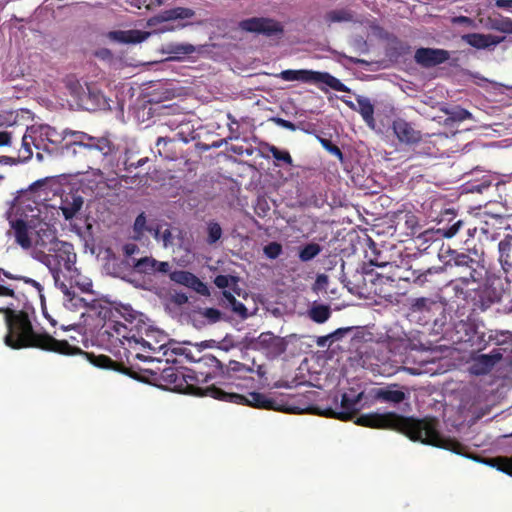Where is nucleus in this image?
<instances>
[{
	"label": "nucleus",
	"mask_w": 512,
	"mask_h": 512,
	"mask_svg": "<svg viewBox=\"0 0 512 512\" xmlns=\"http://www.w3.org/2000/svg\"><path fill=\"white\" fill-rule=\"evenodd\" d=\"M43 292V285L32 287V291H28L24 295L25 299L20 303L19 307L16 308V306L9 304L0 309V313L4 314L7 328V333L4 336L6 346L15 350L36 348L67 356L83 354L91 364L98 368L122 371L124 365L113 361L109 356L84 352L78 346L70 344L67 340H57L46 331L35 330L32 325L35 310L31 299L39 298L43 304L45 301Z\"/></svg>",
	"instance_id": "1"
},
{
	"label": "nucleus",
	"mask_w": 512,
	"mask_h": 512,
	"mask_svg": "<svg viewBox=\"0 0 512 512\" xmlns=\"http://www.w3.org/2000/svg\"><path fill=\"white\" fill-rule=\"evenodd\" d=\"M355 424L372 429L393 430L404 434L412 441L435 446L462 454L464 446L457 440L444 437L435 418L416 419L395 412L367 413L356 418Z\"/></svg>",
	"instance_id": "2"
},
{
	"label": "nucleus",
	"mask_w": 512,
	"mask_h": 512,
	"mask_svg": "<svg viewBox=\"0 0 512 512\" xmlns=\"http://www.w3.org/2000/svg\"><path fill=\"white\" fill-rule=\"evenodd\" d=\"M204 366L212 369L211 372L187 370L184 382L183 393L196 397H211L217 400H241L240 396L231 394L230 391L218 386L216 383L209 384L217 375H224L225 368L222 362L212 354H205L199 360Z\"/></svg>",
	"instance_id": "3"
},
{
	"label": "nucleus",
	"mask_w": 512,
	"mask_h": 512,
	"mask_svg": "<svg viewBox=\"0 0 512 512\" xmlns=\"http://www.w3.org/2000/svg\"><path fill=\"white\" fill-rule=\"evenodd\" d=\"M33 257L49 269L55 286L66 296H70L69 284L78 276L75 267L77 256L73 245L63 241L56 244L51 251H35Z\"/></svg>",
	"instance_id": "4"
},
{
	"label": "nucleus",
	"mask_w": 512,
	"mask_h": 512,
	"mask_svg": "<svg viewBox=\"0 0 512 512\" xmlns=\"http://www.w3.org/2000/svg\"><path fill=\"white\" fill-rule=\"evenodd\" d=\"M48 180L49 178L39 179L27 189L20 190L7 212L32 223L48 218L49 209L45 203L47 192L44 191Z\"/></svg>",
	"instance_id": "5"
},
{
	"label": "nucleus",
	"mask_w": 512,
	"mask_h": 512,
	"mask_svg": "<svg viewBox=\"0 0 512 512\" xmlns=\"http://www.w3.org/2000/svg\"><path fill=\"white\" fill-rule=\"evenodd\" d=\"M405 265L389 266V272L377 273V281L381 283L405 281L419 287L432 282V277L444 271L442 266L424 268L418 260H410Z\"/></svg>",
	"instance_id": "6"
},
{
	"label": "nucleus",
	"mask_w": 512,
	"mask_h": 512,
	"mask_svg": "<svg viewBox=\"0 0 512 512\" xmlns=\"http://www.w3.org/2000/svg\"><path fill=\"white\" fill-rule=\"evenodd\" d=\"M42 285L39 281L19 273L0 267V309L7 305L19 307L25 299V294L32 291V287Z\"/></svg>",
	"instance_id": "7"
},
{
	"label": "nucleus",
	"mask_w": 512,
	"mask_h": 512,
	"mask_svg": "<svg viewBox=\"0 0 512 512\" xmlns=\"http://www.w3.org/2000/svg\"><path fill=\"white\" fill-rule=\"evenodd\" d=\"M447 266L459 269L458 281L463 285L479 282L483 277L484 264L483 252H478L474 246L468 249V252L452 251Z\"/></svg>",
	"instance_id": "8"
},
{
	"label": "nucleus",
	"mask_w": 512,
	"mask_h": 512,
	"mask_svg": "<svg viewBox=\"0 0 512 512\" xmlns=\"http://www.w3.org/2000/svg\"><path fill=\"white\" fill-rule=\"evenodd\" d=\"M65 137L70 136L72 146L82 149L84 154H98L100 161L104 162L116 152L115 144L107 136L94 137L82 131L64 130Z\"/></svg>",
	"instance_id": "9"
},
{
	"label": "nucleus",
	"mask_w": 512,
	"mask_h": 512,
	"mask_svg": "<svg viewBox=\"0 0 512 512\" xmlns=\"http://www.w3.org/2000/svg\"><path fill=\"white\" fill-rule=\"evenodd\" d=\"M279 77L284 81H301L304 83H324L335 91L349 92V88L338 78L332 76L328 72H319L306 69L283 70Z\"/></svg>",
	"instance_id": "10"
},
{
	"label": "nucleus",
	"mask_w": 512,
	"mask_h": 512,
	"mask_svg": "<svg viewBox=\"0 0 512 512\" xmlns=\"http://www.w3.org/2000/svg\"><path fill=\"white\" fill-rule=\"evenodd\" d=\"M444 312L443 304L432 297H418L411 300L408 316L421 325L436 324L437 315Z\"/></svg>",
	"instance_id": "11"
},
{
	"label": "nucleus",
	"mask_w": 512,
	"mask_h": 512,
	"mask_svg": "<svg viewBox=\"0 0 512 512\" xmlns=\"http://www.w3.org/2000/svg\"><path fill=\"white\" fill-rule=\"evenodd\" d=\"M104 328V334H107L108 340L112 344L125 345V342H127L129 348L137 349V346L140 345L143 351L156 352L155 346H152L143 338H136L134 334L130 335L132 330L119 321L109 320L105 323Z\"/></svg>",
	"instance_id": "12"
},
{
	"label": "nucleus",
	"mask_w": 512,
	"mask_h": 512,
	"mask_svg": "<svg viewBox=\"0 0 512 512\" xmlns=\"http://www.w3.org/2000/svg\"><path fill=\"white\" fill-rule=\"evenodd\" d=\"M34 228L33 247L35 251H51L56 244L62 243L57 237L56 228L50 224L48 218L37 221L32 226Z\"/></svg>",
	"instance_id": "13"
},
{
	"label": "nucleus",
	"mask_w": 512,
	"mask_h": 512,
	"mask_svg": "<svg viewBox=\"0 0 512 512\" xmlns=\"http://www.w3.org/2000/svg\"><path fill=\"white\" fill-rule=\"evenodd\" d=\"M6 219L13 231L15 242L24 250L31 249L33 247L34 236V228L32 226L36 224V222L25 221L22 218L15 217L11 212H6Z\"/></svg>",
	"instance_id": "14"
},
{
	"label": "nucleus",
	"mask_w": 512,
	"mask_h": 512,
	"mask_svg": "<svg viewBox=\"0 0 512 512\" xmlns=\"http://www.w3.org/2000/svg\"><path fill=\"white\" fill-rule=\"evenodd\" d=\"M239 27L246 32L262 34L267 37L282 35L284 32L280 22L265 17H252L244 19Z\"/></svg>",
	"instance_id": "15"
},
{
	"label": "nucleus",
	"mask_w": 512,
	"mask_h": 512,
	"mask_svg": "<svg viewBox=\"0 0 512 512\" xmlns=\"http://www.w3.org/2000/svg\"><path fill=\"white\" fill-rule=\"evenodd\" d=\"M503 296V289L493 285H483L474 289L472 302L474 309L485 311L493 304L501 301Z\"/></svg>",
	"instance_id": "16"
},
{
	"label": "nucleus",
	"mask_w": 512,
	"mask_h": 512,
	"mask_svg": "<svg viewBox=\"0 0 512 512\" xmlns=\"http://www.w3.org/2000/svg\"><path fill=\"white\" fill-rule=\"evenodd\" d=\"M450 52L440 48L421 47L415 51L414 60L423 68H432L447 62Z\"/></svg>",
	"instance_id": "17"
},
{
	"label": "nucleus",
	"mask_w": 512,
	"mask_h": 512,
	"mask_svg": "<svg viewBox=\"0 0 512 512\" xmlns=\"http://www.w3.org/2000/svg\"><path fill=\"white\" fill-rule=\"evenodd\" d=\"M217 384L225 385V387L227 388L226 391H230L231 394L237 395V396L241 397V400H237V401H234V400H223L224 402H231V403H236V404H245V405H248V406H251V407H254V408H258V409H267V410L275 409V402H274V400L267 398L263 393H260V392H250L248 394V396H244V395H241L239 393H235V392L231 391L232 387H231L230 384H226V383H223V382H220V381L217 382Z\"/></svg>",
	"instance_id": "18"
},
{
	"label": "nucleus",
	"mask_w": 512,
	"mask_h": 512,
	"mask_svg": "<svg viewBox=\"0 0 512 512\" xmlns=\"http://www.w3.org/2000/svg\"><path fill=\"white\" fill-rule=\"evenodd\" d=\"M392 129L397 139L407 145L416 144L421 141L422 133L415 129L412 123L402 118H397L392 123Z\"/></svg>",
	"instance_id": "19"
},
{
	"label": "nucleus",
	"mask_w": 512,
	"mask_h": 512,
	"mask_svg": "<svg viewBox=\"0 0 512 512\" xmlns=\"http://www.w3.org/2000/svg\"><path fill=\"white\" fill-rule=\"evenodd\" d=\"M169 278L178 284L191 288L202 296H209L210 291L207 285L196 275L189 271L176 270L169 274Z\"/></svg>",
	"instance_id": "20"
},
{
	"label": "nucleus",
	"mask_w": 512,
	"mask_h": 512,
	"mask_svg": "<svg viewBox=\"0 0 512 512\" xmlns=\"http://www.w3.org/2000/svg\"><path fill=\"white\" fill-rule=\"evenodd\" d=\"M81 105L89 111L103 109L107 105V100L101 90L96 85H86L79 95Z\"/></svg>",
	"instance_id": "21"
},
{
	"label": "nucleus",
	"mask_w": 512,
	"mask_h": 512,
	"mask_svg": "<svg viewBox=\"0 0 512 512\" xmlns=\"http://www.w3.org/2000/svg\"><path fill=\"white\" fill-rule=\"evenodd\" d=\"M255 344L258 349L264 350L267 355L272 357L280 356L286 350L284 340L271 332L261 333L256 339Z\"/></svg>",
	"instance_id": "22"
},
{
	"label": "nucleus",
	"mask_w": 512,
	"mask_h": 512,
	"mask_svg": "<svg viewBox=\"0 0 512 512\" xmlns=\"http://www.w3.org/2000/svg\"><path fill=\"white\" fill-rule=\"evenodd\" d=\"M445 238H452L460 234L462 230H465V237H461V241L465 244L471 239H474L476 236L478 237L479 233L477 232L476 224L471 221L457 219L452 224L447 225L440 229Z\"/></svg>",
	"instance_id": "23"
},
{
	"label": "nucleus",
	"mask_w": 512,
	"mask_h": 512,
	"mask_svg": "<svg viewBox=\"0 0 512 512\" xmlns=\"http://www.w3.org/2000/svg\"><path fill=\"white\" fill-rule=\"evenodd\" d=\"M466 44L478 50L493 49L502 43L506 37L492 34L468 33L461 36Z\"/></svg>",
	"instance_id": "24"
},
{
	"label": "nucleus",
	"mask_w": 512,
	"mask_h": 512,
	"mask_svg": "<svg viewBox=\"0 0 512 512\" xmlns=\"http://www.w3.org/2000/svg\"><path fill=\"white\" fill-rule=\"evenodd\" d=\"M195 11L186 7H175L172 9L161 11L159 14L151 17L147 21L148 27H154L163 22L174 21L178 19H189L194 17Z\"/></svg>",
	"instance_id": "25"
},
{
	"label": "nucleus",
	"mask_w": 512,
	"mask_h": 512,
	"mask_svg": "<svg viewBox=\"0 0 512 512\" xmlns=\"http://www.w3.org/2000/svg\"><path fill=\"white\" fill-rule=\"evenodd\" d=\"M84 200L78 191H71L61 196L60 210L66 220L73 219L81 210Z\"/></svg>",
	"instance_id": "26"
},
{
	"label": "nucleus",
	"mask_w": 512,
	"mask_h": 512,
	"mask_svg": "<svg viewBox=\"0 0 512 512\" xmlns=\"http://www.w3.org/2000/svg\"><path fill=\"white\" fill-rule=\"evenodd\" d=\"M398 387V384H390L386 387L376 388L373 390V396L383 403L399 404L407 398V394L405 391L397 389Z\"/></svg>",
	"instance_id": "27"
},
{
	"label": "nucleus",
	"mask_w": 512,
	"mask_h": 512,
	"mask_svg": "<svg viewBox=\"0 0 512 512\" xmlns=\"http://www.w3.org/2000/svg\"><path fill=\"white\" fill-rule=\"evenodd\" d=\"M361 398L362 393H359L357 396H349L347 393H344L341 398L342 411L334 412V417L341 421L351 420L359 410L358 404Z\"/></svg>",
	"instance_id": "28"
},
{
	"label": "nucleus",
	"mask_w": 512,
	"mask_h": 512,
	"mask_svg": "<svg viewBox=\"0 0 512 512\" xmlns=\"http://www.w3.org/2000/svg\"><path fill=\"white\" fill-rule=\"evenodd\" d=\"M499 262L506 277L512 276V235L507 234L498 243Z\"/></svg>",
	"instance_id": "29"
},
{
	"label": "nucleus",
	"mask_w": 512,
	"mask_h": 512,
	"mask_svg": "<svg viewBox=\"0 0 512 512\" xmlns=\"http://www.w3.org/2000/svg\"><path fill=\"white\" fill-rule=\"evenodd\" d=\"M160 378L172 390L183 393L184 382H187L184 371L175 367H167L162 370Z\"/></svg>",
	"instance_id": "30"
},
{
	"label": "nucleus",
	"mask_w": 512,
	"mask_h": 512,
	"mask_svg": "<svg viewBox=\"0 0 512 512\" xmlns=\"http://www.w3.org/2000/svg\"><path fill=\"white\" fill-rule=\"evenodd\" d=\"M150 32L140 31V30H117L111 31L108 34V37L111 40L126 43V44H136L145 41L149 36Z\"/></svg>",
	"instance_id": "31"
},
{
	"label": "nucleus",
	"mask_w": 512,
	"mask_h": 512,
	"mask_svg": "<svg viewBox=\"0 0 512 512\" xmlns=\"http://www.w3.org/2000/svg\"><path fill=\"white\" fill-rule=\"evenodd\" d=\"M503 357L500 349H494L489 354H481L475 359L476 374L489 372Z\"/></svg>",
	"instance_id": "32"
},
{
	"label": "nucleus",
	"mask_w": 512,
	"mask_h": 512,
	"mask_svg": "<svg viewBox=\"0 0 512 512\" xmlns=\"http://www.w3.org/2000/svg\"><path fill=\"white\" fill-rule=\"evenodd\" d=\"M164 53L173 55L169 57L170 60L181 61L186 56H189L198 51L197 47L190 43H168L164 46Z\"/></svg>",
	"instance_id": "33"
},
{
	"label": "nucleus",
	"mask_w": 512,
	"mask_h": 512,
	"mask_svg": "<svg viewBox=\"0 0 512 512\" xmlns=\"http://www.w3.org/2000/svg\"><path fill=\"white\" fill-rule=\"evenodd\" d=\"M383 346L390 353V355L387 356L386 361L398 362L395 357L398 355L401 356L407 351L408 340L403 337L393 338L388 336V339Z\"/></svg>",
	"instance_id": "34"
},
{
	"label": "nucleus",
	"mask_w": 512,
	"mask_h": 512,
	"mask_svg": "<svg viewBox=\"0 0 512 512\" xmlns=\"http://www.w3.org/2000/svg\"><path fill=\"white\" fill-rule=\"evenodd\" d=\"M156 351H162V355L165 357L166 363H175L177 359L174 355H184L187 359L196 361L192 356L191 352L186 348L177 346L176 343L161 344L159 347H155Z\"/></svg>",
	"instance_id": "35"
},
{
	"label": "nucleus",
	"mask_w": 512,
	"mask_h": 512,
	"mask_svg": "<svg viewBox=\"0 0 512 512\" xmlns=\"http://www.w3.org/2000/svg\"><path fill=\"white\" fill-rule=\"evenodd\" d=\"M174 140L168 137H159L156 142L158 154L167 160H175L177 158L176 152L173 150Z\"/></svg>",
	"instance_id": "36"
},
{
	"label": "nucleus",
	"mask_w": 512,
	"mask_h": 512,
	"mask_svg": "<svg viewBox=\"0 0 512 512\" xmlns=\"http://www.w3.org/2000/svg\"><path fill=\"white\" fill-rule=\"evenodd\" d=\"M330 316L331 310L330 307L327 305H315L309 310L310 319L319 324L326 322L330 318Z\"/></svg>",
	"instance_id": "37"
},
{
	"label": "nucleus",
	"mask_w": 512,
	"mask_h": 512,
	"mask_svg": "<svg viewBox=\"0 0 512 512\" xmlns=\"http://www.w3.org/2000/svg\"><path fill=\"white\" fill-rule=\"evenodd\" d=\"M326 21L330 23L336 22H350L353 21V12L348 9H335L329 11L326 16Z\"/></svg>",
	"instance_id": "38"
},
{
	"label": "nucleus",
	"mask_w": 512,
	"mask_h": 512,
	"mask_svg": "<svg viewBox=\"0 0 512 512\" xmlns=\"http://www.w3.org/2000/svg\"><path fill=\"white\" fill-rule=\"evenodd\" d=\"M478 235V240L482 241H491L495 239V227L493 223L489 221H479L476 225Z\"/></svg>",
	"instance_id": "39"
},
{
	"label": "nucleus",
	"mask_w": 512,
	"mask_h": 512,
	"mask_svg": "<svg viewBox=\"0 0 512 512\" xmlns=\"http://www.w3.org/2000/svg\"><path fill=\"white\" fill-rule=\"evenodd\" d=\"M322 251L318 243H308L299 250L298 257L302 262H308L317 257Z\"/></svg>",
	"instance_id": "40"
},
{
	"label": "nucleus",
	"mask_w": 512,
	"mask_h": 512,
	"mask_svg": "<svg viewBox=\"0 0 512 512\" xmlns=\"http://www.w3.org/2000/svg\"><path fill=\"white\" fill-rule=\"evenodd\" d=\"M487 28L502 32L505 34H512V20L510 18H490Z\"/></svg>",
	"instance_id": "41"
},
{
	"label": "nucleus",
	"mask_w": 512,
	"mask_h": 512,
	"mask_svg": "<svg viewBox=\"0 0 512 512\" xmlns=\"http://www.w3.org/2000/svg\"><path fill=\"white\" fill-rule=\"evenodd\" d=\"M490 465L512 477V456H498L491 458Z\"/></svg>",
	"instance_id": "42"
},
{
	"label": "nucleus",
	"mask_w": 512,
	"mask_h": 512,
	"mask_svg": "<svg viewBox=\"0 0 512 512\" xmlns=\"http://www.w3.org/2000/svg\"><path fill=\"white\" fill-rule=\"evenodd\" d=\"M359 105V113L361 114L363 120L371 125L374 123V106L368 99L362 98L358 99Z\"/></svg>",
	"instance_id": "43"
},
{
	"label": "nucleus",
	"mask_w": 512,
	"mask_h": 512,
	"mask_svg": "<svg viewBox=\"0 0 512 512\" xmlns=\"http://www.w3.org/2000/svg\"><path fill=\"white\" fill-rule=\"evenodd\" d=\"M223 230L219 223L215 221H209L207 223V239L206 242L209 245L215 244L222 237Z\"/></svg>",
	"instance_id": "44"
},
{
	"label": "nucleus",
	"mask_w": 512,
	"mask_h": 512,
	"mask_svg": "<svg viewBox=\"0 0 512 512\" xmlns=\"http://www.w3.org/2000/svg\"><path fill=\"white\" fill-rule=\"evenodd\" d=\"M134 268L139 273H155V259L152 257H143L134 263Z\"/></svg>",
	"instance_id": "45"
},
{
	"label": "nucleus",
	"mask_w": 512,
	"mask_h": 512,
	"mask_svg": "<svg viewBox=\"0 0 512 512\" xmlns=\"http://www.w3.org/2000/svg\"><path fill=\"white\" fill-rule=\"evenodd\" d=\"M239 278L237 276L232 275H217L214 279V284L220 288L225 289L227 287H232V289L236 291V286L238 284Z\"/></svg>",
	"instance_id": "46"
},
{
	"label": "nucleus",
	"mask_w": 512,
	"mask_h": 512,
	"mask_svg": "<svg viewBox=\"0 0 512 512\" xmlns=\"http://www.w3.org/2000/svg\"><path fill=\"white\" fill-rule=\"evenodd\" d=\"M39 133L42 139H46L52 144L59 143L62 139L61 135L56 131V129L48 125L40 126Z\"/></svg>",
	"instance_id": "47"
},
{
	"label": "nucleus",
	"mask_w": 512,
	"mask_h": 512,
	"mask_svg": "<svg viewBox=\"0 0 512 512\" xmlns=\"http://www.w3.org/2000/svg\"><path fill=\"white\" fill-rule=\"evenodd\" d=\"M149 161L148 157H143L138 160H135L133 157V154L126 153L125 154V160H124V169L127 172H132L133 169H136L138 167H142Z\"/></svg>",
	"instance_id": "48"
},
{
	"label": "nucleus",
	"mask_w": 512,
	"mask_h": 512,
	"mask_svg": "<svg viewBox=\"0 0 512 512\" xmlns=\"http://www.w3.org/2000/svg\"><path fill=\"white\" fill-rule=\"evenodd\" d=\"M317 139L321 143L322 147L325 150H327L330 154H332V155L338 157L340 160H342L343 153H342L341 149L336 144H334L331 140L321 137V136H317Z\"/></svg>",
	"instance_id": "49"
},
{
	"label": "nucleus",
	"mask_w": 512,
	"mask_h": 512,
	"mask_svg": "<svg viewBox=\"0 0 512 512\" xmlns=\"http://www.w3.org/2000/svg\"><path fill=\"white\" fill-rule=\"evenodd\" d=\"M263 251L269 259H276L281 255L283 248L280 243L274 241L264 246Z\"/></svg>",
	"instance_id": "50"
},
{
	"label": "nucleus",
	"mask_w": 512,
	"mask_h": 512,
	"mask_svg": "<svg viewBox=\"0 0 512 512\" xmlns=\"http://www.w3.org/2000/svg\"><path fill=\"white\" fill-rule=\"evenodd\" d=\"M269 152L272 154L274 159L282 161L288 165H292L293 160L288 151L279 150L276 146L272 145L269 147Z\"/></svg>",
	"instance_id": "51"
},
{
	"label": "nucleus",
	"mask_w": 512,
	"mask_h": 512,
	"mask_svg": "<svg viewBox=\"0 0 512 512\" xmlns=\"http://www.w3.org/2000/svg\"><path fill=\"white\" fill-rule=\"evenodd\" d=\"M231 372L233 373H247L252 372V369L250 367H247L245 364L231 360L226 367V373L229 375Z\"/></svg>",
	"instance_id": "52"
},
{
	"label": "nucleus",
	"mask_w": 512,
	"mask_h": 512,
	"mask_svg": "<svg viewBox=\"0 0 512 512\" xmlns=\"http://www.w3.org/2000/svg\"><path fill=\"white\" fill-rule=\"evenodd\" d=\"M133 229L138 236H142L148 230L146 227V216L143 212L136 217Z\"/></svg>",
	"instance_id": "53"
},
{
	"label": "nucleus",
	"mask_w": 512,
	"mask_h": 512,
	"mask_svg": "<svg viewBox=\"0 0 512 512\" xmlns=\"http://www.w3.org/2000/svg\"><path fill=\"white\" fill-rule=\"evenodd\" d=\"M450 118L454 121L461 122L467 119H472V114L464 108L457 107L451 112Z\"/></svg>",
	"instance_id": "54"
},
{
	"label": "nucleus",
	"mask_w": 512,
	"mask_h": 512,
	"mask_svg": "<svg viewBox=\"0 0 512 512\" xmlns=\"http://www.w3.org/2000/svg\"><path fill=\"white\" fill-rule=\"evenodd\" d=\"M202 315L208 320L209 323H216L222 317L221 311L216 308H206L202 312Z\"/></svg>",
	"instance_id": "55"
},
{
	"label": "nucleus",
	"mask_w": 512,
	"mask_h": 512,
	"mask_svg": "<svg viewBox=\"0 0 512 512\" xmlns=\"http://www.w3.org/2000/svg\"><path fill=\"white\" fill-rule=\"evenodd\" d=\"M369 262L378 268L387 269V272H389V266L395 265L393 262L384 260L379 253L375 257L370 258Z\"/></svg>",
	"instance_id": "56"
},
{
	"label": "nucleus",
	"mask_w": 512,
	"mask_h": 512,
	"mask_svg": "<svg viewBox=\"0 0 512 512\" xmlns=\"http://www.w3.org/2000/svg\"><path fill=\"white\" fill-rule=\"evenodd\" d=\"M94 55L103 61H111L113 59V53L108 48H99L94 52Z\"/></svg>",
	"instance_id": "57"
},
{
	"label": "nucleus",
	"mask_w": 512,
	"mask_h": 512,
	"mask_svg": "<svg viewBox=\"0 0 512 512\" xmlns=\"http://www.w3.org/2000/svg\"><path fill=\"white\" fill-rule=\"evenodd\" d=\"M272 121L276 125H278L282 128L288 129L290 131H295L297 129V126L294 123H292L291 121L285 120L283 118H280V117H274V118H272Z\"/></svg>",
	"instance_id": "58"
},
{
	"label": "nucleus",
	"mask_w": 512,
	"mask_h": 512,
	"mask_svg": "<svg viewBox=\"0 0 512 512\" xmlns=\"http://www.w3.org/2000/svg\"><path fill=\"white\" fill-rule=\"evenodd\" d=\"M231 308H232L233 312L237 313L240 317L247 318L248 311H247L246 306L242 302L236 300L233 303V305H231Z\"/></svg>",
	"instance_id": "59"
},
{
	"label": "nucleus",
	"mask_w": 512,
	"mask_h": 512,
	"mask_svg": "<svg viewBox=\"0 0 512 512\" xmlns=\"http://www.w3.org/2000/svg\"><path fill=\"white\" fill-rule=\"evenodd\" d=\"M171 302L178 306L184 305L188 302V296L184 292H174L171 295Z\"/></svg>",
	"instance_id": "60"
},
{
	"label": "nucleus",
	"mask_w": 512,
	"mask_h": 512,
	"mask_svg": "<svg viewBox=\"0 0 512 512\" xmlns=\"http://www.w3.org/2000/svg\"><path fill=\"white\" fill-rule=\"evenodd\" d=\"M450 285L453 287L456 296H463L464 298H467V292L464 290V287L467 285H463L461 282H459L458 278L454 281H451Z\"/></svg>",
	"instance_id": "61"
},
{
	"label": "nucleus",
	"mask_w": 512,
	"mask_h": 512,
	"mask_svg": "<svg viewBox=\"0 0 512 512\" xmlns=\"http://www.w3.org/2000/svg\"><path fill=\"white\" fill-rule=\"evenodd\" d=\"M477 344L479 346V350L485 349L491 341L495 340V336L490 334L488 338H485V334L482 333L481 335L477 336Z\"/></svg>",
	"instance_id": "62"
},
{
	"label": "nucleus",
	"mask_w": 512,
	"mask_h": 512,
	"mask_svg": "<svg viewBox=\"0 0 512 512\" xmlns=\"http://www.w3.org/2000/svg\"><path fill=\"white\" fill-rule=\"evenodd\" d=\"M452 22L454 24L466 25L468 27H475L474 20L471 19L470 17H467V16H457V17H454Z\"/></svg>",
	"instance_id": "63"
},
{
	"label": "nucleus",
	"mask_w": 512,
	"mask_h": 512,
	"mask_svg": "<svg viewBox=\"0 0 512 512\" xmlns=\"http://www.w3.org/2000/svg\"><path fill=\"white\" fill-rule=\"evenodd\" d=\"M107 188H108V185H107V183L105 181H99L96 184V187H95V190H94L95 197H97V198L104 197L106 195L105 190Z\"/></svg>",
	"instance_id": "64"
}]
</instances>
